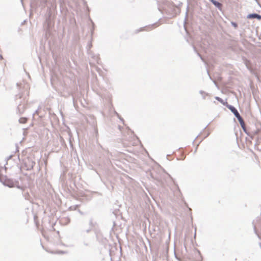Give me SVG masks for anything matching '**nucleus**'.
Here are the masks:
<instances>
[{"label": "nucleus", "mask_w": 261, "mask_h": 261, "mask_svg": "<svg viewBox=\"0 0 261 261\" xmlns=\"http://www.w3.org/2000/svg\"><path fill=\"white\" fill-rule=\"evenodd\" d=\"M242 127L244 129L245 127V122L243 120V119H242V118L241 117H239V118H238Z\"/></svg>", "instance_id": "3"}, {"label": "nucleus", "mask_w": 261, "mask_h": 261, "mask_svg": "<svg viewBox=\"0 0 261 261\" xmlns=\"http://www.w3.org/2000/svg\"><path fill=\"white\" fill-rule=\"evenodd\" d=\"M214 4L215 5H220V4H219V3H217L216 2H214Z\"/></svg>", "instance_id": "5"}, {"label": "nucleus", "mask_w": 261, "mask_h": 261, "mask_svg": "<svg viewBox=\"0 0 261 261\" xmlns=\"http://www.w3.org/2000/svg\"><path fill=\"white\" fill-rule=\"evenodd\" d=\"M216 98V99H217V100H219V101H221V102H222V100L220 98H219V97H217Z\"/></svg>", "instance_id": "4"}, {"label": "nucleus", "mask_w": 261, "mask_h": 261, "mask_svg": "<svg viewBox=\"0 0 261 261\" xmlns=\"http://www.w3.org/2000/svg\"><path fill=\"white\" fill-rule=\"evenodd\" d=\"M233 25H234L235 27L237 26V25L236 24H233Z\"/></svg>", "instance_id": "6"}, {"label": "nucleus", "mask_w": 261, "mask_h": 261, "mask_svg": "<svg viewBox=\"0 0 261 261\" xmlns=\"http://www.w3.org/2000/svg\"><path fill=\"white\" fill-rule=\"evenodd\" d=\"M228 108L231 111V112L233 113V114L237 118H239V117H241L240 114L234 107L231 106H228Z\"/></svg>", "instance_id": "1"}, {"label": "nucleus", "mask_w": 261, "mask_h": 261, "mask_svg": "<svg viewBox=\"0 0 261 261\" xmlns=\"http://www.w3.org/2000/svg\"><path fill=\"white\" fill-rule=\"evenodd\" d=\"M247 18L249 19L257 18L258 19H261V15L257 14H251L248 15Z\"/></svg>", "instance_id": "2"}]
</instances>
